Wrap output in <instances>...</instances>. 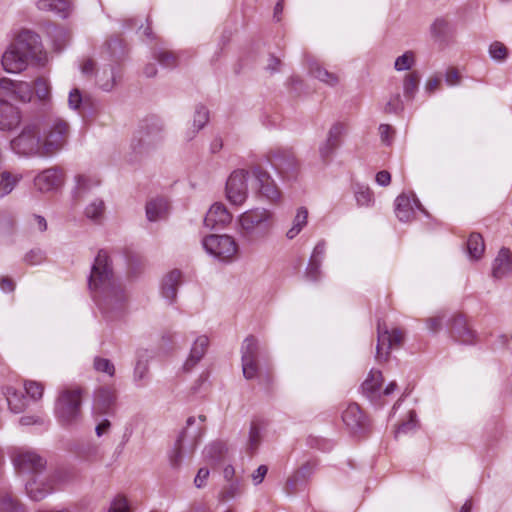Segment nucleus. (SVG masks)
<instances>
[{
	"mask_svg": "<svg viewBox=\"0 0 512 512\" xmlns=\"http://www.w3.org/2000/svg\"><path fill=\"white\" fill-rule=\"evenodd\" d=\"M154 57L164 67L173 68L177 65V57L171 51L162 50V49L155 51Z\"/></svg>",
	"mask_w": 512,
	"mask_h": 512,
	"instance_id": "45",
	"label": "nucleus"
},
{
	"mask_svg": "<svg viewBox=\"0 0 512 512\" xmlns=\"http://www.w3.org/2000/svg\"><path fill=\"white\" fill-rule=\"evenodd\" d=\"M33 87L37 98L42 102L40 112H45L47 109L46 103L50 106V111H53L52 104L49 101L50 87L47 81L43 78H38L34 81Z\"/></svg>",
	"mask_w": 512,
	"mask_h": 512,
	"instance_id": "37",
	"label": "nucleus"
},
{
	"mask_svg": "<svg viewBox=\"0 0 512 512\" xmlns=\"http://www.w3.org/2000/svg\"><path fill=\"white\" fill-rule=\"evenodd\" d=\"M45 254L41 249H32L24 256V261L29 265H37L44 261Z\"/></svg>",
	"mask_w": 512,
	"mask_h": 512,
	"instance_id": "56",
	"label": "nucleus"
},
{
	"mask_svg": "<svg viewBox=\"0 0 512 512\" xmlns=\"http://www.w3.org/2000/svg\"><path fill=\"white\" fill-rule=\"evenodd\" d=\"M232 220V214L224 204H213L204 218V225L211 229L223 228Z\"/></svg>",
	"mask_w": 512,
	"mask_h": 512,
	"instance_id": "22",
	"label": "nucleus"
},
{
	"mask_svg": "<svg viewBox=\"0 0 512 512\" xmlns=\"http://www.w3.org/2000/svg\"><path fill=\"white\" fill-rule=\"evenodd\" d=\"M11 44L22 50L29 58H38V55L42 52L40 37L31 30L24 29L19 32L15 41Z\"/></svg>",
	"mask_w": 512,
	"mask_h": 512,
	"instance_id": "17",
	"label": "nucleus"
},
{
	"mask_svg": "<svg viewBox=\"0 0 512 512\" xmlns=\"http://www.w3.org/2000/svg\"><path fill=\"white\" fill-rule=\"evenodd\" d=\"M414 64V54L412 51H407L395 60L394 67L397 71L409 70Z\"/></svg>",
	"mask_w": 512,
	"mask_h": 512,
	"instance_id": "48",
	"label": "nucleus"
},
{
	"mask_svg": "<svg viewBox=\"0 0 512 512\" xmlns=\"http://www.w3.org/2000/svg\"><path fill=\"white\" fill-rule=\"evenodd\" d=\"M20 120L18 108L0 99V130H11L19 125Z\"/></svg>",
	"mask_w": 512,
	"mask_h": 512,
	"instance_id": "24",
	"label": "nucleus"
},
{
	"mask_svg": "<svg viewBox=\"0 0 512 512\" xmlns=\"http://www.w3.org/2000/svg\"><path fill=\"white\" fill-rule=\"evenodd\" d=\"M261 355L259 341L253 335L246 337L241 346V363L243 376L247 379H253L259 371L258 359Z\"/></svg>",
	"mask_w": 512,
	"mask_h": 512,
	"instance_id": "11",
	"label": "nucleus"
},
{
	"mask_svg": "<svg viewBox=\"0 0 512 512\" xmlns=\"http://www.w3.org/2000/svg\"><path fill=\"white\" fill-rule=\"evenodd\" d=\"M209 345V339L207 336H199L193 343L190 350L189 357L183 365V369L186 372L191 371L203 358Z\"/></svg>",
	"mask_w": 512,
	"mask_h": 512,
	"instance_id": "26",
	"label": "nucleus"
},
{
	"mask_svg": "<svg viewBox=\"0 0 512 512\" xmlns=\"http://www.w3.org/2000/svg\"><path fill=\"white\" fill-rule=\"evenodd\" d=\"M345 132L346 126L343 123H335L330 128L326 140L330 141V143H334L337 147H339L341 137L344 135Z\"/></svg>",
	"mask_w": 512,
	"mask_h": 512,
	"instance_id": "49",
	"label": "nucleus"
},
{
	"mask_svg": "<svg viewBox=\"0 0 512 512\" xmlns=\"http://www.w3.org/2000/svg\"><path fill=\"white\" fill-rule=\"evenodd\" d=\"M243 484L240 478H236L235 480L229 482L221 491L219 495L220 501H228L242 493Z\"/></svg>",
	"mask_w": 512,
	"mask_h": 512,
	"instance_id": "40",
	"label": "nucleus"
},
{
	"mask_svg": "<svg viewBox=\"0 0 512 512\" xmlns=\"http://www.w3.org/2000/svg\"><path fill=\"white\" fill-rule=\"evenodd\" d=\"M444 314H438L434 317H430L426 320L427 327L430 332L437 333L442 329V322L444 319Z\"/></svg>",
	"mask_w": 512,
	"mask_h": 512,
	"instance_id": "64",
	"label": "nucleus"
},
{
	"mask_svg": "<svg viewBox=\"0 0 512 512\" xmlns=\"http://www.w3.org/2000/svg\"><path fill=\"white\" fill-rule=\"evenodd\" d=\"M105 204L102 200L96 199L92 201L85 209V215L87 218L100 222L104 216Z\"/></svg>",
	"mask_w": 512,
	"mask_h": 512,
	"instance_id": "43",
	"label": "nucleus"
},
{
	"mask_svg": "<svg viewBox=\"0 0 512 512\" xmlns=\"http://www.w3.org/2000/svg\"><path fill=\"white\" fill-rule=\"evenodd\" d=\"M512 274V252L506 247H502L493 261L492 276L497 279L507 277Z\"/></svg>",
	"mask_w": 512,
	"mask_h": 512,
	"instance_id": "23",
	"label": "nucleus"
},
{
	"mask_svg": "<svg viewBox=\"0 0 512 512\" xmlns=\"http://www.w3.org/2000/svg\"><path fill=\"white\" fill-rule=\"evenodd\" d=\"M209 121V111L208 109L202 105L199 104L195 108V113L193 117V126L195 127V130L193 131V134L197 133L201 129L205 127V125Z\"/></svg>",
	"mask_w": 512,
	"mask_h": 512,
	"instance_id": "44",
	"label": "nucleus"
},
{
	"mask_svg": "<svg viewBox=\"0 0 512 512\" xmlns=\"http://www.w3.org/2000/svg\"><path fill=\"white\" fill-rule=\"evenodd\" d=\"M181 281V272L179 270H173L169 272L162 282V294L163 296L172 302L177 295V288Z\"/></svg>",
	"mask_w": 512,
	"mask_h": 512,
	"instance_id": "29",
	"label": "nucleus"
},
{
	"mask_svg": "<svg viewBox=\"0 0 512 512\" xmlns=\"http://www.w3.org/2000/svg\"><path fill=\"white\" fill-rule=\"evenodd\" d=\"M88 286L98 305L103 309L121 305L125 301L124 290L114 278L110 259L105 250H100L95 257Z\"/></svg>",
	"mask_w": 512,
	"mask_h": 512,
	"instance_id": "1",
	"label": "nucleus"
},
{
	"mask_svg": "<svg viewBox=\"0 0 512 512\" xmlns=\"http://www.w3.org/2000/svg\"><path fill=\"white\" fill-rule=\"evenodd\" d=\"M249 172L244 169L234 170L226 182V197L233 205H242L248 196L247 177Z\"/></svg>",
	"mask_w": 512,
	"mask_h": 512,
	"instance_id": "12",
	"label": "nucleus"
},
{
	"mask_svg": "<svg viewBox=\"0 0 512 512\" xmlns=\"http://www.w3.org/2000/svg\"><path fill=\"white\" fill-rule=\"evenodd\" d=\"M108 512H130L127 499L124 496H116L111 502Z\"/></svg>",
	"mask_w": 512,
	"mask_h": 512,
	"instance_id": "54",
	"label": "nucleus"
},
{
	"mask_svg": "<svg viewBox=\"0 0 512 512\" xmlns=\"http://www.w3.org/2000/svg\"><path fill=\"white\" fill-rule=\"evenodd\" d=\"M163 131V123L158 118L145 119L132 139V150L138 155L149 153L163 140Z\"/></svg>",
	"mask_w": 512,
	"mask_h": 512,
	"instance_id": "5",
	"label": "nucleus"
},
{
	"mask_svg": "<svg viewBox=\"0 0 512 512\" xmlns=\"http://www.w3.org/2000/svg\"><path fill=\"white\" fill-rule=\"evenodd\" d=\"M199 420L201 422L200 425H197L196 427H193L196 423V418L191 416L186 421V427L181 431L179 434L176 444H175V456L172 458V464L174 466H178L180 464L181 458H182V445L183 442L189 438L191 439V442L193 445L196 444L197 440L202 436L204 433V425L203 423L206 420V417L204 415H200Z\"/></svg>",
	"mask_w": 512,
	"mask_h": 512,
	"instance_id": "15",
	"label": "nucleus"
},
{
	"mask_svg": "<svg viewBox=\"0 0 512 512\" xmlns=\"http://www.w3.org/2000/svg\"><path fill=\"white\" fill-rule=\"evenodd\" d=\"M29 498L33 501H41L54 491V477H34L25 485Z\"/></svg>",
	"mask_w": 512,
	"mask_h": 512,
	"instance_id": "19",
	"label": "nucleus"
},
{
	"mask_svg": "<svg viewBox=\"0 0 512 512\" xmlns=\"http://www.w3.org/2000/svg\"><path fill=\"white\" fill-rule=\"evenodd\" d=\"M0 512H24L17 498L9 493L0 495Z\"/></svg>",
	"mask_w": 512,
	"mask_h": 512,
	"instance_id": "42",
	"label": "nucleus"
},
{
	"mask_svg": "<svg viewBox=\"0 0 512 512\" xmlns=\"http://www.w3.org/2000/svg\"><path fill=\"white\" fill-rule=\"evenodd\" d=\"M62 183V172L58 168L44 170L35 178V186L42 192L57 188Z\"/></svg>",
	"mask_w": 512,
	"mask_h": 512,
	"instance_id": "25",
	"label": "nucleus"
},
{
	"mask_svg": "<svg viewBox=\"0 0 512 512\" xmlns=\"http://www.w3.org/2000/svg\"><path fill=\"white\" fill-rule=\"evenodd\" d=\"M202 246L211 256L222 262H231L238 253V244L230 235L211 234L203 238Z\"/></svg>",
	"mask_w": 512,
	"mask_h": 512,
	"instance_id": "8",
	"label": "nucleus"
},
{
	"mask_svg": "<svg viewBox=\"0 0 512 512\" xmlns=\"http://www.w3.org/2000/svg\"><path fill=\"white\" fill-rule=\"evenodd\" d=\"M489 54L496 61H504L507 58L508 49L503 43L495 41L489 47Z\"/></svg>",
	"mask_w": 512,
	"mask_h": 512,
	"instance_id": "46",
	"label": "nucleus"
},
{
	"mask_svg": "<svg viewBox=\"0 0 512 512\" xmlns=\"http://www.w3.org/2000/svg\"><path fill=\"white\" fill-rule=\"evenodd\" d=\"M116 404L115 390L109 387H101L95 392L94 412L100 415H110L114 412Z\"/></svg>",
	"mask_w": 512,
	"mask_h": 512,
	"instance_id": "21",
	"label": "nucleus"
},
{
	"mask_svg": "<svg viewBox=\"0 0 512 512\" xmlns=\"http://www.w3.org/2000/svg\"><path fill=\"white\" fill-rule=\"evenodd\" d=\"M81 390L79 388H65L57 397L55 414L63 425H70L81 415Z\"/></svg>",
	"mask_w": 512,
	"mask_h": 512,
	"instance_id": "7",
	"label": "nucleus"
},
{
	"mask_svg": "<svg viewBox=\"0 0 512 512\" xmlns=\"http://www.w3.org/2000/svg\"><path fill=\"white\" fill-rule=\"evenodd\" d=\"M77 186L75 194L77 197H81L87 190L90 189L92 181L89 177L84 175L77 176Z\"/></svg>",
	"mask_w": 512,
	"mask_h": 512,
	"instance_id": "60",
	"label": "nucleus"
},
{
	"mask_svg": "<svg viewBox=\"0 0 512 512\" xmlns=\"http://www.w3.org/2000/svg\"><path fill=\"white\" fill-rule=\"evenodd\" d=\"M395 213L402 222H408L414 217V207L407 195L401 194L396 198Z\"/></svg>",
	"mask_w": 512,
	"mask_h": 512,
	"instance_id": "30",
	"label": "nucleus"
},
{
	"mask_svg": "<svg viewBox=\"0 0 512 512\" xmlns=\"http://www.w3.org/2000/svg\"><path fill=\"white\" fill-rule=\"evenodd\" d=\"M52 37L58 51H61L70 39L68 31L62 27L55 28Z\"/></svg>",
	"mask_w": 512,
	"mask_h": 512,
	"instance_id": "47",
	"label": "nucleus"
},
{
	"mask_svg": "<svg viewBox=\"0 0 512 512\" xmlns=\"http://www.w3.org/2000/svg\"><path fill=\"white\" fill-rule=\"evenodd\" d=\"M355 198L359 206H370L373 203V193L367 187H359L355 192Z\"/></svg>",
	"mask_w": 512,
	"mask_h": 512,
	"instance_id": "50",
	"label": "nucleus"
},
{
	"mask_svg": "<svg viewBox=\"0 0 512 512\" xmlns=\"http://www.w3.org/2000/svg\"><path fill=\"white\" fill-rule=\"evenodd\" d=\"M485 251V244L481 234L473 232L467 240V252L470 258L478 260Z\"/></svg>",
	"mask_w": 512,
	"mask_h": 512,
	"instance_id": "35",
	"label": "nucleus"
},
{
	"mask_svg": "<svg viewBox=\"0 0 512 512\" xmlns=\"http://www.w3.org/2000/svg\"><path fill=\"white\" fill-rule=\"evenodd\" d=\"M420 81V75L417 71H413L407 74L404 78L403 90L404 96L407 99H413L417 90Z\"/></svg>",
	"mask_w": 512,
	"mask_h": 512,
	"instance_id": "41",
	"label": "nucleus"
},
{
	"mask_svg": "<svg viewBox=\"0 0 512 512\" xmlns=\"http://www.w3.org/2000/svg\"><path fill=\"white\" fill-rule=\"evenodd\" d=\"M338 147L326 140L319 147V154L323 162H327Z\"/></svg>",
	"mask_w": 512,
	"mask_h": 512,
	"instance_id": "61",
	"label": "nucleus"
},
{
	"mask_svg": "<svg viewBox=\"0 0 512 512\" xmlns=\"http://www.w3.org/2000/svg\"><path fill=\"white\" fill-rule=\"evenodd\" d=\"M168 210V203L164 198L152 199L146 204V216L149 221L162 219Z\"/></svg>",
	"mask_w": 512,
	"mask_h": 512,
	"instance_id": "31",
	"label": "nucleus"
},
{
	"mask_svg": "<svg viewBox=\"0 0 512 512\" xmlns=\"http://www.w3.org/2000/svg\"><path fill=\"white\" fill-rule=\"evenodd\" d=\"M126 259L129 271L136 274L142 266V258L138 254L126 252Z\"/></svg>",
	"mask_w": 512,
	"mask_h": 512,
	"instance_id": "59",
	"label": "nucleus"
},
{
	"mask_svg": "<svg viewBox=\"0 0 512 512\" xmlns=\"http://www.w3.org/2000/svg\"><path fill=\"white\" fill-rule=\"evenodd\" d=\"M320 266V262L309 260L308 267L305 273L307 279L311 281H317L321 274Z\"/></svg>",
	"mask_w": 512,
	"mask_h": 512,
	"instance_id": "63",
	"label": "nucleus"
},
{
	"mask_svg": "<svg viewBox=\"0 0 512 512\" xmlns=\"http://www.w3.org/2000/svg\"><path fill=\"white\" fill-rule=\"evenodd\" d=\"M258 193L266 200L276 203L280 200L281 192L270 174L259 165L251 168Z\"/></svg>",
	"mask_w": 512,
	"mask_h": 512,
	"instance_id": "14",
	"label": "nucleus"
},
{
	"mask_svg": "<svg viewBox=\"0 0 512 512\" xmlns=\"http://www.w3.org/2000/svg\"><path fill=\"white\" fill-rule=\"evenodd\" d=\"M237 222L241 238L254 243L269 235L274 225V213L266 208H253L242 213Z\"/></svg>",
	"mask_w": 512,
	"mask_h": 512,
	"instance_id": "3",
	"label": "nucleus"
},
{
	"mask_svg": "<svg viewBox=\"0 0 512 512\" xmlns=\"http://www.w3.org/2000/svg\"><path fill=\"white\" fill-rule=\"evenodd\" d=\"M7 404L14 413H21L27 406V400L21 391L13 387H7L5 392Z\"/></svg>",
	"mask_w": 512,
	"mask_h": 512,
	"instance_id": "33",
	"label": "nucleus"
},
{
	"mask_svg": "<svg viewBox=\"0 0 512 512\" xmlns=\"http://www.w3.org/2000/svg\"><path fill=\"white\" fill-rule=\"evenodd\" d=\"M448 29V22L444 19L438 18L431 25V34L436 38L444 37Z\"/></svg>",
	"mask_w": 512,
	"mask_h": 512,
	"instance_id": "57",
	"label": "nucleus"
},
{
	"mask_svg": "<svg viewBox=\"0 0 512 512\" xmlns=\"http://www.w3.org/2000/svg\"><path fill=\"white\" fill-rule=\"evenodd\" d=\"M10 457L18 473H33L37 475L46 465V461L40 455L24 447L13 448Z\"/></svg>",
	"mask_w": 512,
	"mask_h": 512,
	"instance_id": "10",
	"label": "nucleus"
},
{
	"mask_svg": "<svg viewBox=\"0 0 512 512\" xmlns=\"http://www.w3.org/2000/svg\"><path fill=\"white\" fill-rule=\"evenodd\" d=\"M382 382V373L378 370H371L368 378L363 382L361 386L364 395H366V397L371 401L378 398L380 396Z\"/></svg>",
	"mask_w": 512,
	"mask_h": 512,
	"instance_id": "28",
	"label": "nucleus"
},
{
	"mask_svg": "<svg viewBox=\"0 0 512 512\" xmlns=\"http://www.w3.org/2000/svg\"><path fill=\"white\" fill-rule=\"evenodd\" d=\"M36 5L39 10L52 11L62 18L68 16L70 8L67 0H39Z\"/></svg>",
	"mask_w": 512,
	"mask_h": 512,
	"instance_id": "32",
	"label": "nucleus"
},
{
	"mask_svg": "<svg viewBox=\"0 0 512 512\" xmlns=\"http://www.w3.org/2000/svg\"><path fill=\"white\" fill-rule=\"evenodd\" d=\"M11 149L24 157H47L44 155L39 123L36 119L25 124L18 136L10 142Z\"/></svg>",
	"mask_w": 512,
	"mask_h": 512,
	"instance_id": "4",
	"label": "nucleus"
},
{
	"mask_svg": "<svg viewBox=\"0 0 512 512\" xmlns=\"http://www.w3.org/2000/svg\"><path fill=\"white\" fill-rule=\"evenodd\" d=\"M308 219V210L305 207H300L293 220L292 227L287 231L286 236L288 239H294L301 230L306 226Z\"/></svg>",
	"mask_w": 512,
	"mask_h": 512,
	"instance_id": "38",
	"label": "nucleus"
},
{
	"mask_svg": "<svg viewBox=\"0 0 512 512\" xmlns=\"http://www.w3.org/2000/svg\"><path fill=\"white\" fill-rule=\"evenodd\" d=\"M315 465L307 462L303 464L286 482V492L294 494L300 484H303L314 472Z\"/></svg>",
	"mask_w": 512,
	"mask_h": 512,
	"instance_id": "27",
	"label": "nucleus"
},
{
	"mask_svg": "<svg viewBox=\"0 0 512 512\" xmlns=\"http://www.w3.org/2000/svg\"><path fill=\"white\" fill-rule=\"evenodd\" d=\"M342 419L353 433H362L368 427V420L359 405L350 403L343 411Z\"/></svg>",
	"mask_w": 512,
	"mask_h": 512,
	"instance_id": "20",
	"label": "nucleus"
},
{
	"mask_svg": "<svg viewBox=\"0 0 512 512\" xmlns=\"http://www.w3.org/2000/svg\"><path fill=\"white\" fill-rule=\"evenodd\" d=\"M262 441L261 429L256 421H252L249 428L246 451L253 455L259 448Z\"/></svg>",
	"mask_w": 512,
	"mask_h": 512,
	"instance_id": "39",
	"label": "nucleus"
},
{
	"mask_svg": "<svg viewBox=\"0 0 512 512\" xmlns=\"http://www.w3.org/2000/svg\"><path fill=\"white\" fill-rule=\"evenodd\" d=\"M43 386L42 384L35 381H27L25 383V391L26 393L33 399H39L43 394Z\"/></svg>",
	"mask_w": 512,
	"mask_h": 512,
	"instance_id": "55",
	"label": "nucleus"
},
{
	"mask_svg": "<svg viewBox=\"0 0 512 512\" xmlns=\"http://www.w3.org/2000/svg\"><path fill=\"white\" fill-rule=\"evenodd\" d=\"M148 364L144 361H138L135 369H134V380L138 383L139 386L144 385V380H146L148 375Z\"/></svg>",
	"mask_w": 512,
	"mask_h": 512,
	"instance_id": "52",
	"label": "nucleus"
},
{
	"mask_svg": "<svg viewBox=\"0 0 512 512\" xmlns=\"http://www.w3.org/2000/svg\"><path fill=\"white\" fill-rule=\"evenodd\" d=\"M404 108L402 99L399 94L394 95L390 98V100L387 102L384 111L386 113H398L402 111Z\"/></svg>",
	"mask_w": 512,
	"mask_h": 512,
	"instance_id": "58",
	"label": "nucleus"
},
{
	"mask_svg": "<svg viewBox=\"0 0 512 512\" xmlns=\"http://www.w3.org/2000/svg\"><path fill=\"white\" fill-rule=\"evenodd\" d=\"M107 52L114 63L104 66L97 74V83L99 87L106 92L111 91L118 80L121 78L120 66L118 61L122 58L124 51L122 41L111 39L106 44Z\"/></svg>",
	"mask_w": 512,
	"mask_h": 512,
	"instance_id": "6",
	"label": "nucleus"
},
{
	"mask_svg": "<svg viewBox=\"0 0 512 512\" xmlns=\"http://www.w3.org/2000/svg\"><path fill=\"white\" fill-rule=\"evenodd\" d=\"M377 331L378 341L376 346V359L379 362L386 361L389 357L391 348L401 345L404 334L403 331L398 328L389 331L385 325L382 327L380 321L377 325Z\"/></svg>",
	"mask_w": 512,
	"mask_h": 512,
	"instance_id": "13",
	"label": "nucleus"
},
{
	"mask_svg": "<svg viewBox=\"0 0 512 512\" xmlns=\"http://www.w3.org/2000/svg\"><path fill=\"white\" fill-rule=\"evenodd\" d=\"M83 104V96L78 88H74L70 91L68 97V105L71 109L79 111Z\"/></svg>",
	"mask_w": 512,
	"mask_h": 512,
	"instance_id": "53",
	"label": "nucleus"
},
{
	"mask_svg": "<svg viewBox=\"0 0 512 512\" xmlns=\"http://www.w3.org/2000/svg\"><path fill=\"white\" fill-rule=\"evenodd\" d=\"M94 368L98 372H104L109 376H113L115 373V368L112 362L106 358L97 357L94 360Z\"/></svg>",
	"mask_w": 512,
	"mask_h": 512,
	"instance_id": "51",
	"label": "nucleus"
},
{
	"mask_svg": "<svg viewBox=\"0 0 512 512\" xmlns=\"http://www.w3.org/2000/svg\"><path fill=\"white\" fill-rule=\"evenodd\" d=\"M226 451L225 443L213 442L205 448L204 454L210 465L216 466L223 460Z\"/></svg>",
	"mask_w": 512,
	"mask_h": 512,
	"instance_id": "34",
	"label": "nucleus"
},
{
	"mask_svg": "<svg viewBox=\"0 0 512 512\" xmlns=\"http://www.w3.org/2000/svg\"><path fill=\"white\" fill-rule=\"evenodd\" d=\"M309 72L311 75L320 81L334 86L338 83L339 79L338 76L334 73H331L327 71L326 69L322 68L317 62L313 61L309 64Z\"/></svg>",
	"mask_w": 512,
	"mask_h": 512,
	"instance_id": "36",
	"label": "nucleus"
},
{
	"mask_svg": "<svg viewBox=\"0 0 512 512\" xmlns=\"http://www.w3.org/2000/svg\"><path fill=\"white\" fill-rule=\"evenodd\" d=\"M269 162L277 174L285 181L296 179L299 162L291 149H276L269 155Z\"/></svg>",
	"mask_w": 512,
	"mask_h": 512,
	"instance_id": "9",
	"label": "nucleus"
},
{
	"mask_svg": "<svg viewBox=\"0 0 512 512\" xmlns=\"http://www.w3.org/2000/svg\"><path fill=\"white\" fill-rule=\"evenodd\" d=\"M45 106H47L45 112H39L35 119L39 123L44 155L50 157L66 145L70 125L65 119L50 111V106L47 103Z\"/></svg>",
	"mask_w": 512,
	"mask_h": 512,
	"instance_id": "2",
	"label": "nucleus"
},
{
	"mask_svg": "<svg viewBox=\"0 0 512 512\" xmlns=\"http://www.w3.org/2000/svg\"><path fill=\"white\" fill-rule=\"evenodd\" d=\"M379 134L383 143L390 145L393 141L395 130L388 124H381L379 126Z\"/></svg>",
	"mask_w": 512,
	"mask_h": 512,
	"instance_id": "62",
	"label": "nucleus"
},
{
	"mask_svg": "<svg viewBox=\"0 0 512 512\" xmlns=\"http://www.w3.org/2000/svg\"><path fill=\"white\" fill-rule=\"evenodd\" d=\"M450 336L459 343L472 344L475 341V332L468 325L465 317L461 314H455L448 323Z\"/></svg>",
	"mask_w": 512,
	"mask_h": 512,
	"instance_id": "16",
	"label": "nucleus"
},
{
	"mask_svg": "<svg viewBox=\"0 0 512 512\" xmlns=\"http://www.w3.org/2000/svg\"><path fill=\"white\" fill-rule=\"evenodd\" d=\"M29 57L26 56L14 45L10 44L3 53L1 64L3 69L8 73H19L26 69Z\"/></svg>",
	"mask_w": 512,
	"mask_h": 512,
	"instance_id": "18",
	"label": "nucleus"
}]
</instances>
